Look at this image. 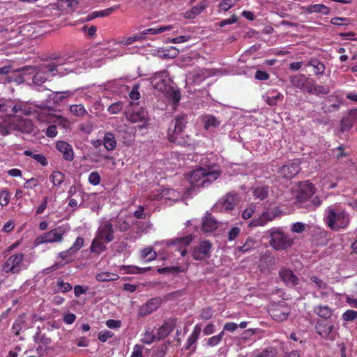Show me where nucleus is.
<instances>
[{"instance_id": "0eeeda50", "label": "nucleus", "mask_w": 357, "mask_h": 357, "mask_svg": "<svg viewBox=\"0 0 357 357\" xmlns=\"http://www.w3.org/2000/svg\"><path fill=\"white\" fill-rule=\"evenodd\" d=\"M238 202V194L233 191L229 192L216 202L213 208L218 212L231 211Z\"/></svg>"}, {"instance_id": "412c9836", "label": "nucleus", "mask_w": 357, "mask_h": 357, "mask_svg": "<svg viewBox=\"0 0 357 357\" xmlns=\"http://www.w3.org/2000/svg\"><path fill=\"white\" fill-rule=\"evenodd\" d=\"M56 148L63 154L65 160L72 161L74 159L73 149L68 143L64 141H59L56 144Z\"/></svg>"}, {"instance_id": "2eb2a0df", "label": "nucleus", "mask_w": 357, "mask_h": 357, "mask_svg": "<svg viewBox=\"0 0 357 357\" xmlns=\"http://www.w3.org/2000/svg\"><path fill=\"white\" fill-rule=\"evenodd\" d=\"M301 171L298 162H291L281 167L278 171L281 176L285 178H292Z\"/></svg>"}, {"instance_id": "6ab92c4d", "label": "nucleus", "mask_w": 357, "mask_h": 357, "mask_svg": "<svg viewBox=\"0 0 357 357\" xmlns=\"http://www.w3.org/2000/svg\"><path fill=\"white\" fill-rule=\"evenodd\" d=\"M161 304L160 298H151L144 305H142L139 310V315L145 317L155 311Z\"/></svg>"}, {"instance_id": "cd10ccee", "label": "nucleus", "mask_w": 357, "mask_h": 357, "mask_svg": "<svg viewBox=\"0 0 357 357\" xmlns=\"http://www.w3.org/2000/svg\"><path fill=\"white\" fill-rule=\"evenodd\" d=\"M307 66L314 68V74L316 76H322L324 74L326 66L324 63L317 58H312L307 61Z\"/></svg>"}, {"instance_id": "f3484780", "label": "nucleus", "mask_w": 357, "mask_h": 357, "mask_svg": "<svg viewBox=\"0 0 357 357\" xmlns=\"http://www.w3.org/2000/svg\"><path fill=\"white\" fill-rule=\"evenodd\" d=\"M333 328V324H326L320 320L316 323L314 326L315 331L322 338H329L331 340H333L335 338L334 335L331 334Z\"/></svg>"}, {"instance_id": "09e8293b", "label": "nucleus", "mask_w": 357, "mask_h": 357, "mask_svg": "<svg viewBox=\"0 0 357 357\" xmlns=\"http://www.w3.org/2000/svg\"><path fill=\"white\" fill-rule=\"evenodd\" d=\"M123 108L122 102H116L109 106L107 111L112 114H116L120 112Z\"/></svg>"}, {"instance_id": "052dcab7", "label": "nucleus", "mask_w": 357, "mask_h": 357, "mask_svg": "<svg viewBox=\"0 0 357 357\" xmlns=\"http://www.w3.org/2000/svg\"><path fill=\"white\" fill-rule=\"evenodd\" d=\"M144 347L140 344H135L133 347V351L130 356V357H144L143 356V350Z\"/></svg>"}, {"instance_id": "393cba45", "label": "nucleus", "mask_w": 357, "mask_h": 357, "mask_svg": "<svg viewBox=\"0 0 357 357\" xmlns=\"http://www.w3.org/2000/svg\"><path fill=\"white\" fill-rule=\"evenodd\" d=\"M219 222L211 214L206 215L202 221V229L205 232H213L218 227Z\"/></svg>"}, {"instance_id": "f257e3e1", "label": "nucleus", "mask_w": 357, "mask_h": 357, "mask_svg": "<svg viewBox=\"0 0 357 357\" xmlns=\"http://www.w3.org/2000/svg\"><path fill=\"white\" fill-rule=\"evenodd\" d=\"M315 193L314 185L308 181H303L299 183L298 192L295 199L296 204L299 208H304L309 210H314L321 204V199L319 197H312Z\"/></svg>"}, {"instance_id": "c03bdc74", "label": "nucleus", "mask_w": 357, "mask_h": 357, "mask_svg": "<svg viewBox=\"0 0 357 357\" xmlns=\"http://www.w3.org/2000/svg\"><path fill=\"white\" fill-rule=\"evenodd\" d=\"M115 225L121 232L128 231L130 227L129 222L124 218H117Z\"/></svg>"}, {"instance_id": "680f3d73", "label": "nucleus", "mask_w": 357, "mask_h": 357, "mask_svg": "<svg viewBox=\"0 0 357 357\" xmlns=\"http://www.w3.org/2000/svg\"><path fill=\"white\" fill-rule=\"evenodd\" d=\"M170 342H168L163 345H162L160 347H159L155 353L156 357H164L166 354V352L168 349L169 345Z\"/></svg>"}, {"instance_id": "8fccbe9b", "label": "nucleus", "mask_w": 357, "mask_h": 357, "mask_svg": "<svg viewBox=\"0 0 357 357\" xmlns=\"http://www.w3.org/2000/svg\"><path fill=\"white\" fill-rule=\"evenodd\" d=\"M330 92V89L328 86L324 85H314V95H326Z\"/></svg>"}, {"instance_id": "2f4dec72", "label": "nucleus", "mask_w": 357, "mask_h": 357, "mask_svg": "<svg viewBox=\"0 0 357 357\" xmlns=\"http://www.w3.org/2000/svg\"><path fill=\"white\" fill-rule=\"evenodd\" d=\"M306 10L310 13H319L324 15H328L330 13V8L324 4L310 5L306 8Z\"/></svg>"}, {"instance_id": "bf43d9fd", "label": "nucleus", "mask_w": 357, "mask_h": 357, "mask_svg": "<svg viewBox=\"0 0 357 357\" xmlns=\"http://www.w3.org/2000/svg\"><path fill=\"white\" fill-rule=\"evenodd\" d=\"M310 280L314 283L319 289H326L327 287V284L317 276H312Z\"/></svg>"}, {"instance_id": "b1692460", "label": "nucleus", "mask_w": 357, "mask_h": 357, "mask_svg": "<svg viewBox=\"0 0 357 357\" xmlns=\"http://www.w3.org/2000/svg\"><path fill=\"white\" fill-rule=\"evenodd\" d=\"M14 128L15 130L24 133H31L33 131L34 126L31 120L23 119L19 120L14 124Z\"/></svg>"}, {"instance_id": "aec40b11", "label": "nucleus", "mask_w": 357, "mask_h": 357, "mask_svg": "<svg viewBox=\"0 0 357 357\" xmlns=\"http://www.w3.org/2000/svg\"><path fill=\"white\" fill-rule=\"evenodd\" d=\"M279 274L287 285L289 287H295L298 284L299 279L291 269L282 268Z\"/></svg>"}, {"instance_id": "6e6552de", "label": "nucleus", "mask_w": 357, "mask_h": 357, "mask_svg": "<svg viewBox=\"0 0 357 357\" xmlns=\"http://www.w3.org/2000/svg\"><path fill=\"white\" fill-rule=\"evenodd\" d=\"M213 245L209 240L201 241L192 249L191 255L195 260L203 261L211 257Z\"/></svg>"}, {"instance_id": "9d476101", "label": "nucleus", "mask_w": 357, "mask_h": 357, "mask_svg": "<svg viewBox=\"0 0 357 357\" xmlns=\"http://www.w3.org/2000/svg\"><path fill=\"white\" fill-rule=\"evenodd\" d=\"M63 62H50L47 63H43L38 66V68L41 69L45 73H51L52 76H63L70 72L72 70L65 68H63Z\"/></svg>"}, {"instance_id": "ddd939ff", "label": "nucleus", "mask_w": 357, "mask_h": 357, "mask_svg": "<svg viewBox=\"0 0 357 357\" xmlns=\"http://www.w3.org/2000/svg\"><path fill=\"white\" fill-rule=\"evenodd\" d=\"M168 75V72L165 70L156 72L151 78L153 87L159 91H166L169 86V80L167 79Z\"/></svg>"}, {"instance_id": "a211bd4d", "label": "nucleus", "mask_w": 357, "mask_h": 357, "mask_svg": "<svg viewBox=\"0 0 357 357\" xmlns=\"http://www.w3.org/2000/svg\"><path fill=\"white\" fill-rule=\"evenodd\" d=\"M176 318L172 317L164 322V324L158 328L156 334L158 340L167 337L169 334L173 331L176 326Z\"/></svg>"}, {"instance_id": "39448f33", "label": "nucleus", "mask_w": 357, "mask_h": 357, "mask_svg": "<svg viewBox=\"0 0 357 357\" xmlns=\"http://www.w3.org/2000/svg\"><path fill=\"white\" fill-rule=\"evenodd\" d=\"M326 213L324 221L331 229L338 231L348 225L349 219L344 211L330 206L326 210Z\"/></svg>"}, {"instance_id": "c85d7f7f", "label": "nucleus", "mask_w": 357, "mask_h": 357, "mask_svg": "<svg viewBox=\"0 0 357 357\" xmlns=\"http://www.w3.org/2000/svg\"><path fill=\"white\" fill-rule=\"evenodd\" d=\"M313 312L317 316L325 319H329L333 314V310L326 305H318L314 306Z\"/></svg>"}, {"instance_id": "37998d69", "label": "nucleus", "mask_w": 357, "mask_h": 357, "mask_svg": "<svg viewBox=\"0 0 357 357\" xmlns=\"http://www.w3.org/2000/svg\"><path fill=\"white\" fill-rule=\"evenodd\" d=\"M142 342L150 344L155 341H158L157 335H154L152 332L146 331L141 340Z\"/></svg>"}, {"instance_id": "3c124183", "label": "nucleus", "mask_w": 357, "mask_h": 357, "mask_svg": "<svg viewBox=\"0 0 357 357\" xmlns=\"http://www.w3.org/2000/svg\"><path fill=\"white\" fill-rule=\"evenodd\" d=\"M282 95L280 93H275V94L268 96L266 99V103L270 106H275L277 105L278 100L282 99Z\"/></svg>"}, {"instance_id": "4468645a", "label": "nucleus", "mask_w": 357, "mask_h": 357, "mask_svg": "<svg viewBox=\"0 0 357 357\" xmlns=\"http://www.w3.org/2000/svg\"><path fill=\"white\" fill-rule=\"evenodd\" d=\"M280 213L278 208H275L272 211H266L261 213L257 218H254L249 223V227H255L264 226L269 221L274 220Z\"/></svg>"}, {"instance_id": "774afa93", "label": "nucleus", "mask_w": 357, "mask_h": 357, "mask_svg": "<svg viewBox=\"0 0 357 357\" xmlns=\"http://www.w3.org/2000/svg\"><path fill=\"white\" fill-rule=\"evenodd\" d=\"M269 74L265 71H262V70H257L256 73H255V77L258 79V80H261V81H264V80H267L269 79Z\"/></svg>"}, {"instance_id": "6e6d98bb", "label": "nucleus", "mask_w": 357, "mask_h": 357, "mask_svg": "<svg viewBox=\"0 0 357 357\" xmlns=\"http://www.w3.org/2000/svg\"><path fill=\"white\" fill-rule=\"evenodd\" d=\"M307 225L301 222H297L291 225V231L294 233H302L306 228Z\"/></svg>"}, {"instance_id": "9b49d317", "label": "nucleus", "mask_w": 357, "mask_h": 357, "mask_svg": "<svg viewBox=\"0 0 357 357\" xmlns=\"http://www.w3.org/2000/svg\"><path fill=\"white\" fill-rule=\"evenodd\" d=\"M96 235L98 238L105 240V242L109 243L114 239V229L112 220H103L97 230Z\"/></svg>"}, {"instance_id": "e433bc0d", "label": "nucleus", "mask_w": 357, "mask_h": 357, "mask_svg": "<svg viewBox=\"0 0 357 357\" xmlns=\"http://www.w3.org/2000/svg\"><path fill=\"white\" fill-rule=\"evenodd\" d=\"M50 179L54 186H59L64 181L65 175L59 171H54L50 175Z\"/></svg>"}, {"instance_id": "f8f14e48", "label": "nucleus", "mask_w": 357, "mask_h": 357, "mask_svg": "<svg viewBox=\"0 0 357 357\" xmlns=\"http://www.w3.org/2000/svg\"><path fill=\"white\" fill-rule=\"evenodd\" d=\"M24 255L21 252L11 255L3 266V270L12 273H18L22 267Z\"/></svg>"}, {"instance_id": "de8ad7c7", "label": "nucleus", "mask_w": 357, "mask_h": 357, "mask_svg": "<svg viewBox=\"0 0 357 357\" xmlns=\"http://www.w3.org/2000/svg\"><path fill=\"white\" fill-rule=\"evenodd\" d=\"M157 254L151 248H146L142 250V257L147 258V261H150L155 259Z\"/></svg>"}, {"instance_id": "a878e982", "label": "nucleus", "mask_w": 357, "mask_h": 357, "mask_svg": "<svg viewBox=\"0 0 357 357\" xmlns=\"http://www.w3.org/2000/svg\"><path fill=\"white\" fill-rule=\"evenodd\" d=\"M310 82V78L303 74H299L290 77V82L293 86L304 90L305 85Z\"/></svg>"}, {"instance_id": "7ed1b4c3", "label": "nucleus", "mask_w": 357, "mask_h": 357, "mask_svg": "<svg viewBox=\"0 0 357 357\" xmlns=\"http://www.w3.org/2000/svg\"><path fill=\"white\" fill-rule=\"evenodd\" d=\"M220 176L218 171H212L209 167H201L191 172L188 181L193 187H206Z\"/></svg>"}, {"instance_id": "603ef678", "label": "nucleus", "mask_w": 357, "mask_h": 357, "mask_svg": "<svg viewBox=\"0 0 357 357\" xmlns=\"http://www.w3.org/2000/svg\"><path fill=\"white\" fill-rule=\"evenodd\" d=\"M114 10V8H109L103 10L96 11L91 14V18H96L98 17H106L109 15Z\"/></svg>"}, {"instance_id": "13d9d810", "label": "nucleus", "mask_w": 357, "mask_h": 357, "mask_svg": "<svg viewBox=\"0 0 357 357\" xmlns=\"http://www.w3.org/2000/svg\"><path fill=\"white\" fill-rule=\"evenodd\" d=\"M57 286L63 293L68 292L72 289V285L68 282H64L62 280H57Z\"/></svg>"}, {"instance_id": "7c9ffc66", "label": "nucleus", "mask_w": 357, "mask_h": 357, "mask_svg": "<svg viewBox=\"0 0 357 357\" xmlns=\"http://www.w3.org/2000/svg\"><path fill=\"white\" fill-rule=\"evenodd\" d=\"M103 144L107 150H114L116 146L114 134L110 132H106L104 136Z\"/></svg>"}, {"instance_id": "bb28decb", "label": "nucleus", "mask_w": 357, "mask_h": 357, "mask_svg": "<svg viewBox=\"0 0 357 357\" xmlns=\"http://www.w3.org/2000/svg\"><path fill=\"white\" fill-rule=\"evenodd\" d=\"M207 7L205 1H202L198 5L193 6L190 10L185 13L184 17L186 19H195L198 15L203 12Z\"/></svg>"}, {"instance_id": "72a5a7b5", "label": "nucleus", "mask_w": 357, "mask_h": 357, "mask_svg": "<svg viewBox=\"0 0 357 357\" xmlns=\"http://www.w3.org/2000/svg\"><path fill=\"white\" fill-rule=\"evenodd\" d=\"M119 278L118 275L109 272H102L96 275V279L100 282L116 281Z\"/></svg>"}, {"instance_id": "49530a36", "label": "nucleus", "mask_w": 357, "mask_h": 357, "mask_svg": "<svg viewBox=\"0 0 357 357\" xmlns=\"http://www.w3.org/2000/svg\"><path fill=\"white\" fill-rule=\"evenodd\" d=\"M224 335V331H221L218 335L210 337L208 340L207 344L211 347H215L218 345L221 342Z\"/></svg>"}, {"instance_id": "423d86ee", "label": "nucleus", "mask_w": 357, "mask_h": 357, "mask_svg": "<svg viewBox=\"0 0 357 357\" xmlns=\"http://www.w3.org/2000/svg\"><path fill=\"white\" fill-rule=\"evenodd\" d=\"M125 116L128 121L132 123L142 122L140 128H145V123L149 121L148 112L145 108L139 106L138 102H130L126 107Z\"/></svg>"}, {"instance_id": "c756f323", "label": "nucleus", "mask_w": 357, "mask_h": 357, "mask_svg": "<svg viewBox=\"0 0 357 357\" xmlns=\"http://www.w3.org/2000/svg\"><path fill=\"white\" fill-rule=\"evenodd\" d=\"M74 91H56L52 93V100L54 103L60 104L62 101L68 97L73 96Z\"/></svg>"}, {"instance_id": "a18cd8bd", "label": "nucleus", "mask_w": 357, "mask_h": 357, "mask_svg": "<svg viewBox=\"0 0 357 357\" xmlns=\"http://www.w3.org/2000/svg\"><path fill=\"white\" fill-rule=\"evenodd\" d=\"M84 245V238L82 237H77L74 242L72 247H70L68 252H70V255H73L78 251Z\"/></svg>"}, {"instance_id": "c9c22d12", "label": "nucleus", "mask_w": 357, "mask_h": 357, "mask_svg": "<svg viewBox=\"0 0 357 357\" xmlns=\"http://www.w3.org/2000/svg\"><path fill=\"white\" fill-rule=\"evenodd\" d=\"M48 79V75L41 69L37 68V72L33 77V82L36 85L40 86L45 83Z\"/></svg>"}, {"instance_id": "338daca9", "label": "nucleus", "mask_w": 357, "mask_h": 357, "mask_svg": "<svg viewBox=\"0 0 357 357\" xmlns=\"http://www.w3.org/2000/svg\"><path fill=\"white\" fill-rule=\"evenodd\" d=\"M79 129L84 133L89 134L93 130V124L89 121L86 122L79 125Z\"/></svg>"}, {"instance_id": "4c0bfd02", "label": "nucleus", "mask_w": 357, "mask_h": 357, "mask_svg": "<svg viewBox=\"0 0 357 357\" xmlns=\"http://www.w3.org/2000/svg\"><path fill=\"white\" fill-rule=\"evenodd\" d=\"M201 332V326L199 325H196L194 328V330L190 335V336L188 338L187 340V345H186V349H190V347L195 343V342L197 340L198 337Z\"/></svg>"}, {"instance_id": "4d7b16f0", "label": "nucleus", "mask_w": 357, "mask_h": 357, "mask_svg": "<svg viewBox=\"0 0 357 357\" xmlns=\"http://www.w3.org/2000/svg\"><path fill=\"white\" fill-rule=\"evenodd\" d=\"M89 182L93 185H97L100 183V176L96 171L91 172L89 176Z\"/></svg>"}, {"instance_id": "0e129e2a", "label": "nucleus", "mask_w": 357, "mask_h": 357, "mask_svg": "<svg viewBox=\"0 0 357 357\" xmlns=\"http://www.w3.org/2000/svg\"><path fill=\"white\" fill-rule=\"evenodd\" d=\"M139 85L135 84L133 86L131 91L129 93V96L132 100H137L140 98V93L139 92Z\"/></svg>"}, {"instance_id": "dca6fc26", "label": "nucleus", "mask_w": 357, "mask_h": 357, "mask_svg": "<svg viewBox=\"0 0 357 357\" xmlns=\"http://www.w3.org/2000/svg\"><path fill=\"white\" fill-rule=\"evenodd\" d=\"M192 241V235H188L183 237L175 238L173 239L167 240L166 244L169 246L179 245L180 247L178 250L181 252V255L184 257L187 254V250L185 248L186 246L189 245L191 241Z\"/></svg>"}, {"instance_id": "58836bf2", "label": "nucleus", "mask_w": 357, "mask_h": 357, "mask_svg": "<svg viewBox=\"0 0 357 357\" xmlns=\"http://www.w3.org/2000/svg\"><path fill=\"white\" fill-rule=\"evenodd\" d=\"M254 197L259 200H264L268 197V187L262 186L256 188L253 191Z\"/></svg>"}, {"instance_id": "79ce46f5", "label": "nucleus", "mask_w": 357, "mask_h": 357, "mask_svg": "<svg viewBox=\"0 0 357 357\" xmlns=\"http://www.w3.org/2000/svg\"><path fill=\"white\" fill-rule=\"evenodd\" d=\"M172 28V26H161L158 29L150 28V29H147L144 30L142 32V34L143 35H146V34L155 35V34L162 33L165 31L170 30Z\"/></svg>"}, {"instance_id": "f03ea898", "label": "nucleus", "mask_w": 357, "mask_h": 357, "mask_svg": "<svg viewBox=\"0 0 357 357\" xmlns=\"http://www.w3.org/2000/svg\"><path fill=\"white\" fill-rule=\"evenodd\" d=\"M188 115L186 114L175 116L167 131V137L170 142L179 145H185L188 143L183 137V132L188 123Z\"/></svg>"}, {"instance_id": "ea45409f", "label": "nucleus", "mask_w": 357, "mask_h": 357, "mask_svg": "<svg viewBox=\"0 0 357 357\" xmlns=\"http://www.w3.org/2000/svg\"><path fill=\"white\" fill-rule=\"evenodd\" d=\"M25 324L24 315L19 316L15 321L12 329L16 335L20 334V331L22 329Z\"/></svg>"}, {"instance_id": "4be33fe9", "label": "nucleus", "mask_w": 357, "mask_h": 357, "mask_svg": "<svg viewBox=\"0 0 357 357\" xmlns=\"http://www.w3.org/2000/svg\"><path fill=\"white\" fill-rule=\"evenodd\" d=\"M270 315L273 319L278 322H282L289 317L290 310L288 307H276L269 310Z\"/></svg>"}, {"instance_id": "864d4df0", "label": "nucleus", "mask_w": 357, "mask_h": 357, "mask_svg": "<svg viewBox=\"0 0 357 357\" xmlns=\"http://www.w3.org/2000/svg\"><path fill=\"white\" fill-rule=\"evenodd\" d=\"M114 335V333L110 331H102L98 333V339L102 342H105L108 339L112 337Z\"/></svg>"}, {"instance_id": "5fc2aeb1", "label": "nucleus", "mask_w": 357, "mask_h": 357, "mask_svg": "<svg viewBox=\"0 0 357 357\" xmlns=\"http://www.w3.org/2000/svg\"><path fill=\"white\" fill-rule=\"evenodd\" d=\"M357 318V311L348 310L342 314V319L347 321H352Z\"/></svg>"}, {"instance_id": "f704fd0d", "label": "nucleus", "mask_w": 357, "mask_h": 357, "mask_svg": "<svg viewBox=\"0 0 357 357\" xmlns=\"http://www.w3.org/2000/svg\"><path fill=\"white\" fill-rule=\"evenodd\" d=\"M256 243L257 242L254 238L248 237L243 245L241 246H238L236 248V250L242 253L249 252L252 249L255 248Z\"/></svg>"}, {"instance_id": "1a4fd4ad", "label": "nucleus", "mask_w": 357, "mask_h": 357, "mask_svg": "<svg viewBox=\"0 0 357 357\" xmlns=\"http://www.w3.org/2000/svg\"><path fill=\"white\" fill-rule=\"evenodd\" d=\"M66 233V229L63 227H58L43 235L38 236L35 240L36 245H40L46 243L61 242L63 240V236Z\"/></svg>"}, {"instance_id": "69168bd1", "label": "nucleus", "mask_w": 357, "mask_h": 357, "mask_svg": "<svg viewBox=\"0 0 357 357\" xmlns=\"http://www.w3.org/2000/svg\"><path fill=\"white\" fill-rule=\"evenodd\" d=\"M10 196L9 193L3 190L0 193V204L2 206H6L9 203Z\"/></svg>"}, {"instance_id": "e2e57ef3", "label": "nucleus", "mask_w": 357, "mask_h": 357, "mask_svg": "<svg viewBox=\"0 0 357 357\" xmlns=\"http://www.w3.org/2000/svg\"><path fill=\"white\" fill-rule=\"evenodd\" d=\"M240 229L237 227H232L229 231H228V239L229 241H234L236 238V237L240 234Z\"/></svg>"}, {"instance_id": "5701e85b", "label": "nucleus", "mask_w": 357, "mask_h": 357, "mask_svg": "<svg viewBox=\"0 0 357 357\" xmlns=\"http://www.w3.org/2000/svg\"><path fill=\"white\" fill-rule=\"evenodd\" d=\"M202 121L204 123V128L206 130L217 128L221 124V121L212 114L202 116Z\"/></svg>"}, {"instance_id": "20e7f679", "label": "nucleus", "mask_w": 357, "mask_h": 357, "mask_svg": "<svg viewBox=\"0 0 357 357\" xmlns=\"http://www.w3.org/2000/svg\"><path fill=\"white\" fill-rule=\"evenodd\" d=\"M269 245L276 251L286 250L294 244V240L285 234L282 228L273 227L267 231Z\"/></svg>"}, {"instance_id": "473e14b6", "label": "nucleus", "mask_w": 357, "mask_h": 357, "mask_svg": "<svg viewBox=\"0 0 357 357\" xmlns=\"http://www.w3.org/2000/svg\"><path fill=\"white\" fill-rule=\"evenodd\" d=\"M102 240L103 239L98 238V236L96 235L91 245V251L92 252L99 254L106 249L105 245L103 244Z\"/></svg>"}, {"instance_id": "a19ab883", "label": "nucleus", "mask_w": 357, "mask_h": 357, "mask_svg": "<svg viewBox=\"0 0 357 357\" xmlns=\"http://www.w3.org/2000/svg\"><path fill=\"white\" fill-rule=\"evenodd\" d=\"M70 112L76 116H83L87 114L86 110L82 105H73L70 107Z\"/></svg>"}]
</instances>
